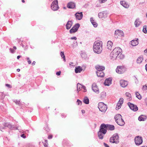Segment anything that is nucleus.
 <instances>
[{"instance_id": "obj_59", "label": "nucleus", "mask_w": 147, "mask_h": 147, "mask_svg": "<svg viewBox=\"0 0 147 147\" xmlns=\"http://www.w3.org/2000/svg\"><path fill=\"white\" fill-rule=\"evenodd\" d=\"M21 57V56H20V55H18V56L17 57V59H19Z\"/></svg>"}, {"instance_id": "obj_17", "label": "nucleus", "mask_w": 147, "mask_h": 147, "mask_svg": "<svg viewBox=\"0 0 147 147\" xmlns=\"http://www.w3.org/2000/svg\"><path fill=\"white\" fill-rule=\"evenodd\" d=\"M121 86L123 88H125L127 86L128 84L127 82L124 80H121L120 81Z\"/></svg>"}, {"instance_id": "obj_16", "label": "nucleus", "mask_w": 147, "mask_h": 147, "mask_svg": "<svg viewBox=\"0 0 147 147\" xmlns=\"http://www.w3.org/2000/svg\"><path fill=\"white\" fill-rule=\"evenodd\" d=\"M115 34L116 36H117V37H118V36H124L123 32L121 30H115Z\"/></svg>"}, {"instance_id": "obj_3", "label": "nucleus", "mask_w": 147, "mask_h": 147, "mask_svg": "<svg viewBox=\"0 0 147 147\" xmlns=\"http://www.w3.org/2000/svg\"><path fill=\"white\" fill-rule=\"evenodd\" d=\"M110 142L113 143L117 144L119 142V136L117 134H114L110 138Z\"/></svg>"}, {"instance_id": "obj_9", "label": "nucleus", "mask_w": 147, "mask_h": 147, "mask_svg": "<svg viewBox=\"0 0 147 147\" xmlns=\"http://www.w3.org/2000/svg\"><path fill=\"white\" fill-rule=\"evenodd\" d=\"M107 127L106 125L104 123L101 124L100 126L99 131L102 132L103 134H106L107 131Z\"/></svg>"}, {"instance_id": "obj_60", "label": "nucleus", "mask_w": 147, "mask_h": 147, "mask_svg": "<svg viewBox=\"0 0 147 147\" xmlns=\"http://www.w3.org/2000/svg\"><path fill=\"white\" fill-rule=\"evenodd\" d=\"M82 113H85V111L83 110H82Z\"/></svg>"}, {"instance_id": "obj_33", "label": "nucleus", "mask_w": 147, "mask_h": 147, "mask_svg": "<svg viewBox=\"0 0 147 147\" xmlns=\"http://www.w3.org/2000/svg\"><path fill=\"white\" fill-rule=\"evenodd\" d=\"M83 86H82L79 83H78L77 84V93H78L79 91H80L81 88H83Z\"/></svg>"}, {"instance_id": "obj_21", "label": "nucleus", "mask_w": 147, "mask_h": 147, "mask_svg": "<svg viewBox=\"0 0 147 147\" xmlns=\"http://www.w3.org/2000/svg\"><path fill=\"white\" fill-rule=\"evenodd\" d=\"M72 22L71 21H69L67 23L65 26L67 30H69L71 28L72 25Z\"/></svg>"}, {"instance_id": "obj_44", "label": "nucleus", "mask_w": 147, "mask_h": 147, "mask_svg": "<svg viewBox=\"0 0 147 147\" xmlns=\"http://www.w3.org/2000/svg\"><path fill=\"white\" fill-rule=\"evenodd\" d=\"M26 60H27L28 63L30 64L31 63V61L30 60V58L28 57H27L26 58Z\"/></svg>"}, {"instance_id": "obj_19", "label": "nucleus", "mask_w": 147, "mask_h": 147, "mask_svg": "<svg viewBox=\"0 0 147 147\" xmlns=\"http://www.w3.org/2000/svg\"><path fill=\"white\" fill-rule=\"evenodd\" d=\"M75 7V3L72 2H69L67 5V7L69 8L74 9Z\"/></svg>"}, {"instance_id": "obj_39", "label": "nucleus", "mask_w": 147, "mask_h": 147, "mask_svg": "<svg viewBox=\"0 0 147 147\" xmlns=\"http://www.w3.org/2000/svg\"><path fill=\"white\" fill-rule=\"evenodd\" d=\"M136 97L139 100H140L142 98V97L140 94L138 92H137L136 93Z\"/></svg>"}, {"instance_id": "obj_34", "label": "nucleus", "mask_w": 147, "mask_h": 147, "mask_svg": "<svg viewBox=\"0 0 147 147\" xmlns=\"http://www.w3.org/2000/svg\"><path fill=\"white\" fill-rule=\"evenodd\" d=\"M122 118L121 115L119 114H117L114 117L116 122L117 121V120L120 119L121 118Z\"/></svg>"}, {"instance_id": "obj_29", "label": "nucleus", "mask_w": 147, "mask_h": 147, "mask_svg": "<svg viewBox=\"0 0 147 147\" xmlns=\"http://www.w3.org/2000/svg\"><path fill=\"white\" fill-rule=\"evenodd\" d=\"M96 73L98 77H103L104 76V74L102 71H97Z\"/></svg>"}, {"instance_id": "obj_20", "label": "nucleus", "mask_w": 147, "mask_h": 147, "mask_svg": "<svg viewBox=\"0 0 147 147\" xmlns=\"http://www.w3.org/2000/svg\"><path fill=\"white\" fill-rule=\"evenodd\" d=\"M116 122L120 126L124 125L125 124V123L122 118L120 119H119L118 120H117V121H116Z\"/></svg>"}, {"instance_id": "obj_61", "label": "nucleus", "mask_w": 147, "mask_h": 147, "mask_svg": "<svg viewBox=\"0 0 147 147\" xmlns=\"http://www.w3.org/2000/svg\"><path fill=\"white\" fill-rule=\"evenodd\" d=\"M145 69L147 71V64L145 65Z\"/></svg>"}, {"instance_id": "obj_14", "label": "nucleus", "mask_w": 147, "mask_h": 147, "mask_svg": "<svg viewBox=\"0 0 147 147\" xmlns=\"http://www.w3.org/2000/svg\"><path fill=\"white\" fill-rule=\"evenodd\" d=\"M92 89L93 91L96 93L98 94L99 93V89L96 83H94L92 84Z\"/></svg>"}, {"instance_id": "obj_23", "label": "nucleus", "mask_w": 147, "mask_h": 147, "mask_svg": "<svg viewBox=\"0 0 147 147\" xmlns=\"http://www.w3.org/2000/svg\"><path fill=\"white\" fill-rule=\"evenodd\" d=\"M113 42L111 41H108L107 42V47L108 49L111 50L113 45Z\"/></svg>"}, {"instance_id": "obj_51", "label": "nucleus", "mask_w": 147, "mask_h": 147, "mask_svg": "<svg viewBox=\"0 0 147 147\" xmlns=\"http://www.w3.org/2000/svg\"><path fill=\"white\" fill-rule=\"evenodd\" d=\"M70 39L71 40L74 39V40H76L77 39V38L75 36L71 37L70 38Z\"/></svg>"}, {"instance_id": "obj_56", "label": "nucleus", "mask_w": 147, "mask_h": 147, "mask_svg": "<svg viewBox=\"0 0 147 147\" xmlns=\"http://www.w3.org/2000/svg\"><path fill=\"white\" fill-rule=\"evenodd\" d=\"M44 146L45 147H47L48 144L47 143H44Z\"/></svg>"}, {"instance_id": "obj_31", "label": "nucleus", "mask_w": 147, "mask_h": 147, "mask_svg": "<svg viewBox=\"0 0 147 147\" xmlns=\"http://www.w3.org/2000/svg\"><path fill=\"white\" fill-rule=\"evenodd\" d=\"M98 136L100 139H102L103 136L105 134H103L102 132L98 131Z\"/></svg>"}, {"instance_id": "obj_27", "label": "nucleus", "mask_w": 147, "mask_h": 147, "mask_svg": "<svg viewBox=\"0 0 147 147\" xmlns=\"http://www.w3.org/2000/svg\"><path fill=\"white\" fill-rule=\"evenodd\" d=\"M82 70V67L80 66H78L76 67L75 69V72L76 73H80Z\"/></svg>"}, {"instance_id": "obj_30", "label": "nucleus", "mask_w": 147, "mask_h": 147, "mask_svg": "<svg viewBox=\"0 0 147 147\" xmlns=\"http://www.w3.org/2000/svg\"><path fill=\"white\" fill-rule=\"evenodd\" d=\"M146 119V117L144 115H141L138 118V120L140 121H144Z\"/></svg>"}, {"instance_id": "obj_64", "label": "nucleus", "mask_w": 147, "mask_h": 147, "mask_svg": "<svg viewBox=\"0 0 147 147\" xmlns=\"http://www.w3.org/2000/svg\"><path fill=\"white\" fill-rule=\"evenodd\" d=\"M20 70L19 69H17V71L18 72H19L20 71Z\"/></svg>"}, {"instance_id": "obj_12", "label": "nucleus", "mask_w": 147, "mask_h": 147, "mask_svg": "<svg viewBox=\"0 0 147 147\" xmlns=\"http://www.w3.org/2000/svg\"><path fill=\"white\" fill-rule=\"evenodd\" d=\"M127 104L130 108L134 111H136L138 110V107L136 105H135L129 102H128Z\"/></svg>"}, {"instance_id": "obj_35", "label": "nucleus", "mask_w": 147, "mask_h": 147, "mask_svg": "<svg viewBox=\"0 0 147 147\" xmlns=\"http://www.w3.org/2000/svg\"><path fill=\"white\" fill-rule=\"evenodd\" d=\"M143 58L142 56H140L138 57L137 60V62L138 63H140L142 62Z\"/></svg>"}, {"instance_id": "obj_45", "label": "nucleus", "mask_w": 147, "mask_h": 147, "mask_svg": "<svg viewBox=\"0 0 147 147\" xmlns=\"http://www.w3.org/2000/svg\"><path fill=\"white\" fill-rule=\"evenodd\" d=\"M9 50L11 53H13L15 51L13 49L11 48H10L9 49Z\"/></svg>"}, {"instance_id": "obj_6", "label": "nucleus", "mask_w": 147, "mask_h": 147, "mask_svg": "<svg viewBox=\"0 0 147 147\" xmlns=\"http://www.w3.org/2000/svg\"><path fill=\"white\" fill-rule=\"evenodd\" d=\"M126 70V68L123 66H118L116 69V72L119 74H122Z\"/></svg>"}, {"instance_id": "obj_50", "label": "nucleus", "mask_w": 147, "mask_h": 147, "mask_svg": "<svg viewBox=\"0 0 147 147\" xmlns=\"http://www.w3.org/2000/svg\"><path fill=\"white\" fill-rule=\"evenodd\" d=\"M74 46L75 47L77 46L78 45V43H77V42L76 41H74Z\"/></svg>"}, {"instance_id": "obj_5", "label": "nucleus", "mask_w": 147, "mask_h": 147, "mask_svg": "<svg viewBox=\"0 0 147 147\" xmlns=\"http://www.w3.org/2000/svg\"><path fill=\"white\" fill-rule=\"evenodd\" d=\"M98 107L99 110L103 113H105L107 109V105L102 102L98 103Z\"/></svg>"}, {"instance_id": "obj_43", "label": "nucleus", "mask_w": 147, "mask_h": 147, "mask_svg": "<svg viewBox=\"0 0 147 147\" xmlns=\"http://www.w3.org/2000/svg\"><path fill=\"white\" fill-rule=\"evenodd\" d=\"M147 86L146 85L143 86L142 89L143 91H146L147 90Z\"/></svg>"}, {"instance_id": "obj_15", "label": "nucleus", "mask_w": 147, "mask_h": 147, "mask_svg": "<svg viewBox=\"0 0 147 147\" xmlns=\"http://www.w3.org/2000/svg\"><path fill=\"white\" fill-rule=\"evenodd\" d=\"M75 16L76 19L78 20H80L82 19L83 16L82 12L80 13L77 12L75 14Z\"/></svg>"}, {"instance_id": "obj_41", "label": "nucleus", "mask_w": 147, "mask_h": 147, "mask_svg": "<svg viewBox=\"0 0 147 147\" xmlns=\"http://www.w3.org/2000/svg\"><path fill=\"white\" fill-rule=\"evenodd\" d=\"M146 28H147V26H144L143 29V31L145 33H146L147 32V30H146Z\"/></svg>"}, {"instance_id": "obj_8", "label": "nucleus", "mask_w": 147, "mask_h": 147, "mask_svg": "<svg viewBox=\"0 0 147 147\" xmlns=\"http://www.w3.org/2000/svg\"><path fill=\"white\" fill-rule=\"evenodd\" d=\"M108 16V12L107 11H103L99 12L98 14V16L99 18L103 19L106 18Z\"/></svg>"}, {"instance_id": "obj_18", "label": "nucleus", "mask_w": 147, "mask_h": 147, "mask_svg": "<svg viewBox=\"0 0 147 147\" xmlns=\"http://www.w3.org/2000/svg\"><path fill=\"white\" fill-rule=\"evenodd\" d=\"M112 79L111 78L107 79L105 81L104 84L105 86H109L111 84Z\"/></svg>"}, {"instance_id": "obj_55", "label": "nucleus", "mask_w": 147, "mask_h": 147, "mask_svg": "<svg viewBox=\"0 0 147 147\" xmlns=\"http://www.w3.org/2000/svg\"><path fill=\"white\" fill-rule=\"evenodd\" d=\"M52 137H53V136H52V135H49L48 136V138L49 139H51L52 138Z\"/></svg>"}, {"instance_id": "obj_4", "label": "nucleus", "mask_w": 147, "mask_h": 147, "mask_svg": "<svg viewBox=\"0 0 147 147\" xmlns=\"http://www.w3.org/2000/svg\"><path fill=\"white\" fill-rule=\"evenodd\" d=\"M3 125L4 126L3 127H0V130L1 131H2V130H1V129H4L6 127H8L9 129H18L20 130V129L18 128V127H15L13 125H11L9 123H3Z\"/></svg>"}, {"instance_id": "obj_57", "label": "nucleus", "mask_w": 147, "mask_h": 147, "mask_svg": "<svg viewBox=\"0 0 147 147\" xmlns=\"http://www.w3.org/2000/svg\"><path fill=\"white\" fill-rule=\"evenodd\" d=\"M61 116L62 117H65L66 116L65 115H64V114H61Z\"/></svg>"}, {"instance_id": "obj_46", "label": "nucleus", "mask_w": 147, "mask_h": 147, "mask_svg": "<svg viewBox=\"0 0 147 147\" xmlns=\"http://www.w3.org/2000/svg\"><path fill=\"white\" fill-rule=\"evenodd\" d=\"M14 102L16 104L20 105V101L19 100H15Z\"/></svg>"}, {"instance_id": "obj_62", "label": "nucleus", "mask_w": 147, "mask_h": 147, "mask_svg": "<svg viewBox=\"0 0 147 147\" xmlns=\"http://www.w3.org/2000/svg\"><path fill=\"white\" fill-rule=\"evenodd\" d=\"M144 52L145 53H147V49L144 50Z\"/></svg>"}, {"instance_id": "obj_10", "label": "nucleus", "mask_w": 147, "mask_h": 147, "mask_svg": "<svg viewBox=\"0 0 147 147\" xmlns=\"http://www.w3.org/2000/svg\"><path fill=\"white\" fill-rule=\"evenodd\" d=\"M135 144L137 145H139L142 142V139L141 137L138 136L135 138Z\"/></svg>"}, {"instance_id": "obj_42", "label": "nucleus", "mask_w": 147, "mask_h": 147, "mask_svg": "<svg viewBox=\"0 0 147 147\" xmlns=\"http://www.w3.org/2000/svg\"><path fill=\"white\" fill-rule=\"evenodd\" d=\"M77 102V104L78 105H81L82 104V102L80 100H79V99H78Z\"/></svg>"}, {"instance_id": "obj_1", "label": "nucleus", "mask_w": 147, "mask_h": 147, "mask_svg": "<svg viewBox=\"0 0 147 147\" xmlns=\"http://www.w3.org/2000/svg\"><path fill=\"white\" fill-rule=\"evenodd\" d=\"M122 50L119 47L115 48L111 53L110 56L111 59L113 60L118 58L122 59L124 58V56L122 54Z\"/></svg>"}, {"instance_id": "obj_37", "label": "nucleus", "mask_w": 147, "mask_h": 147, "mask_svg": "<svg viewBox=\"0 0 147 147\" xmlns=\"http://www.w3.org/2000/svg\"><path fill=\"white\" fill-rule=\"evenodd\" d=\"M125 95L127 97H129V98H127V99L129 100H130L131 99V95L130 93L128 92H126L125 93Z\"/></svg>"}, {"instance_id": "obj_36", "label": "nucleus", "mask_w": 147, "mask_h": 147, "mask_svg": "<svg viewBox=\"0 0 147 147\" xmlns=\"http://www.w3.org/2000/svg\"><path fill=\"white\" fill-rule=\"evenodd\" d=\"M83 101L86 104H88L89 103V99L87 97H85L84 98Z\"/></svg>"}, {"instance_id": "obj_7", "label": "nucleus", "mask_w": 147, "mask_h": 147, "mask_svg": "<svg viewBox=\"0 0 147 147\" xmlns=\"http://www.w3.org/2000/svg\"><path fill=\"white\" fill-rule=\"evenodd\" d=\"M51 8L53 11H56L58 10L59 7L57 0H55L52 2L51 5Z\"/></svg>"}, {"instance_id": "obj_54", "label": "nucleus", "mask_w": 147, "mask_h": 147, "mask_svg": "<svg viewBox=\"0 0 147 147\" xmlns=\"http://www.w3.org/2000/svg\"><path fill=\"white\" fill-rule=\"evenodd\" d=\"M104 144L105 147H109L108 145L106 143H104Z\"/></svg>"}, {"instance_id": "obj_38", "label": "nucleus", "mask_w": 147, "mask_h": 147, "mask_svg": "<svg viewBox=\"0 0 147 147\" xmlns=\"http://www.w3.org/2000/svg\"><path fill=\"white\" fill-rule=\"evenodd\" d=\"M106 93L105 92H102L100 94V98H104L106 96Z\"/></svg>"}, {"instance_id": "obj_32", "label": "nucleus", "mask_w": 147, "mask_h": 147, "mask_svg": "<svg viewBox=\"0 0 147 147\" xmlns=\"http://www.w3.org/2000/svg\"><path fill=\"white\" fill-rule=\"evenodd\" d=\"M138 39H137L136 40H132L131 41L132 45L134 46L137 45L138 44Z\"/></svg>"}, {"instance_id": "obj_52", "label": "nucleus", "mask_w": 147, "mask_h": 147, "mask_svg": "<svg viewBox=\"0 0 147 147\" xmlns=\"http://www.w3.org/2000/svg\"><path fill=\"white\" fill-rule=\"evenodd\" d=\"M21 136L24 138H26V136L24 134H23L21 135Z\"/></svg>"}, {"instance_id": "obj_13", "label": "nucleus", "mask_w": 147, "mask_h": 147, "mask_svg": "<svg viewBox=\"0 0 147 147\" xmlns=\"http://www.w3.org/2000/svg\"><path fill=\"white\" fill-rule=\"evenodd\" d=\"M123 102V98H120L117 104V106L116 107V110H118L121 107V105L122 104Z\"/></svg>"}, {"instance_id": "obj_24", "label": "nucleus", "mask_w": 147, "mask_h": 147, "mask_svg": "<svg viewBox=\"0 0 147 147\" xmlns=\"http://www.w3.org/2000/svg\"><path fill=\"white\" fill-rule=\"evenodd\" d=\"M141 22L140 20V19L139 18L136 19L135 22V25L136 27H138L141 24Z\"/></svg>"}, {"instance_id": "obj_11", "label": "nucleus", "mask_w": 147, "mask_h": 147, "mask_svg": "<svg viewBox=\"0 0 147 147\" xmlns=\"http://www.w3.org/2000/svg\"><path fill=\"white\" fill-rule=\"evenodd\" d=\"M80 26V25L79 24H76L69 30L70 33H73L77 31Z\"/></svg>"}, {"instance_id": "obj_26", "label": "nucleus", "mask_w": 147, "mask_h": 147, "mask_svg": "<svg viewBox=\"0 0 147 147\" xmlns=\"http://www.w3.org/2000/svg\"><path fill=\"white\" fill-rule=\"evenodd\" d=\"M107 129H109L111 130H113L114 129L115 127L113 125L106 124Z\"/></svg>"}, {"instance_id": "obj_47", "label": "nucleus", "mask_w": 147, "mask_h": 147, "mask_svg": "<svg viewBox=\"0 0 147 147\" xmlns=\"http://www.w3.org/2000/svg\"><path fill=\"white\" fill-rule=\"evenodd\" d=\"M107 0H99V2L100 3H105Z\"/></svg>"}, {"instance_id": "obj_25", "label": "nucleus", "mask_w": 147, "mask_h": 147, "mask_svg": "<svg viewBox=\"0 0 147 147\" xmlns=\"http://www.w3.org/2000/svg\"><path fill=\"white\" fill-rule=\"evenodd\" d=\"M120 4L125 8H128L129 7L128 4L125 1H121Z\"/></svg>"}, {"instance_id": "obj_48", "label": "nucleus", "mask_w": 147, "mask_h": 147, "mask_svg": "<svg viewBox=\"0 0 147 147\" xmlns=\"http://www.w3.org/2000/svg\"><path fill=\"white\" fill-rule=\"evenodd\" d=\"M5 86L8 87L9 88H11L12 87V86L8 84H6Z\"/></svg>"}, {"instance_id": "obj_22", "label": "nucleus", "mask_w": 147, "mask_h": 147, "mask_svg": "<svg viewBox=\"0 0 147 147\" xmlns=\"http://www.w3.org/2000/svg\"><path fill=\"white\" fill-rule=\"evenodd\" d=\"M96 68L97 71H102L105 69L104 66H100L99 65H97L96 66Z\"/></svg>"}, {"instance_id": "obj_63", "label": "nucleus", "mask_w": 147, "mask_h": 147, "mask_svg": "<svg viewBox=\"0 0 147 147\" xmlns=\"http://www.w3.org/2000/svg\"><path fill=\"white\" fill-rule=\"evenodd\" d=\"M13 48L15 50L16 49H17L16 47V46H14L13 47Z\"/></svg>"}, {"instance_id": "obj_28", "label": "nucleus", "mask_w": 147, "mask_h": 147, "mask_svg": "<svg viewBox=\"0 0 147 147\" xmlns=\"http://www.w3.org/2000/svg\"><path fill=\"white\" fill-rule=\"evenodd\" d=\"M90 20L92 24L93 25L94 27H96L97 26V24L95 22V21L94 20L93 18H90Z\"/></svg>"}, {"instance_id": "obj_58", "label": "nucleus", "mask_w": 147, "mask_h": 147, "mask_svg": "<svg viewBox=\"0 0 147 147\" xmlns=\"http://www.w3.org/2000/svg\"><path fill=\"white\" fill-rule=\"evenodd\" d=\"M36 62L35 61H34L32 63V65H35Z\"/></svg>"}, {"instance_id": "obj_40", "label": "nucleus", "mask_w": 147, "mask_h": 147, "mask_svg": "<svg viewBox=\"0 0 147 147\" xmlns=\"http://www.w3.org/2000/svg\"><path fill=\"white\" fill-rule=\"evenodd\" d=\"M60 55H61V57H62V58H63V61L65 62L66 60H65V56L64 55V53L63 52H62V51H61V52H60Z\"/></svg>"}, {"instance_id": "obj_2", "label": "nucleus", "mask_w": 147, "mask_h": 147, "mask_svg": "<svg viewBox=\"0 0 147 147\" xmlns=\"http://www.w3.org/2000/svg\"><path fill=\"white\" fill-rule=\"evenodd\" d=\"M102 42L100 40H97L94 42L93 46V51L96 53L100 54L102 50Z\"/></svg>"}, {"instance_id": "obj_53", "label": "nucleus", "mask_w": 147, "mask_h": 147, "mask_svg": "<svg viewBox=\"0 0 147 147\" xmlns=\"http://www.w3.org/2000/svg\"><path fill=\"white\" fill-rule=\"evenodd\" d=\"M61 73V71H59V72L56 73V75L57 76H59Z\"/></svg>"}, {"instance_id": "obj_49", "label": "nucleus", "mask_w": 147, "mask_h": 147, "mask_svg": "<svg viewBox=\"0 0 147 147\" xmlns=\"http://www.w3.org/2000/svg\"><path fill=\"white\" fill-rule=\"evenodd\" d=\"M82 88L83 89V91L84 92H85L86 91V87L85 86H83Z\"/></svg>"}]
</instances>
